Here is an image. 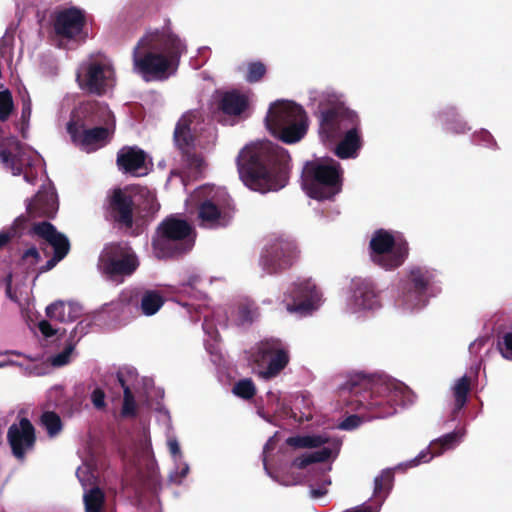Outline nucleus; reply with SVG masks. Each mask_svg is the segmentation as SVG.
<instances>
[{"instance_id":"57","label":"nucleus","mask_w":512,"mask_h":512,"mask_svg":"<svg viewBox=\"0 0 512 512\" xmlns=\"http://www.w3.org/2000/svg\"><path fill=\"white\" fill-rule=\"evenodd\" d=\"M324 494H325V491L322 489H312L311 490V495L314 498H319V497L323 496Z\"/></svg>"},{"instance_id":"55","label":"nucleus","mask_w":512,"mask_h":512,"mask_svg":"<svg viewBox=\"0 0 512 512\" xmlns=\"http://www.w3.org/2000/svg\"><path fill=\"white\" fill-rule=\"evenodd\" d=\"M11 237V234L8 232H0V249L10 242Z\"/></svg>"},{"instance_id":"17","label":"nucleus","mask_w":512,"mask_h":512,"mask_svg":"<svg viewBox=\"0 0 512 512\" xmlns=\"http://www.w3.org/2000/svg\"><path fill=\"white\" fill-rule=\"evenodd\" d=\"M6 438L12 455L20 461H23L26 454L34 449L37 441L35 427L26 417L10 425Z\"/></svg>"},{"instance_id":"50","label":"nucleus","mask_w":512,"mask_h":512,"mask_svg":"<svg viewBox=\"0 0 512 512\" xmlns=\"http://www.w3.org/2000/svg\"><path fill=\"white\" fill-rule=\"evenodd\" d=\"M62 260V258H57V256L52 255V257L39 268V273H46L52 270Z\"/></svg>"},{"instance_id":"53","label":"nucleus","mask_w":512,"mask_h":512,"mask_svg":"<svg viewBox=\"0 0 512 512\" xmlns=\"http://www.w3.org/2000/svg\"><path fill=\"white\" fill-rule=\"evenodd\" d=\"M23 176L26 182L33 184L37 179V174L31 171V167H27L23 170Z\"/></svg>"},{"instance_id":"38","label":"nucleus","mask_w":512,"mask_h":512,"mask_svg":"<svg viewBox=\"0 0 512 512\" xmlns=\"http://www.w3.org/2000/svg\"><path fill=\"white\" fill-rule=\"evenodd\" d=\"M41 425L46 429L50 437L58 435L62 430L60 416L54 411H45L40 417Z\"/></svg>"},{"instance_id":"60","label":"nucleus","mask_w":512,"mask_h":512,"mask_svg":"<svg viewBox=\"0 0 512 512\" xmlns=\"http://www.w3.org/2000/svg\"><path fill=\"white\" fill-rule=\"evenodd\" d=\"M6 293L7 295L11 298V299H14L12 294H11V287H10V284L7 285V288H6Z\"/></svg>"},{"instance_id":"56","label":"nucleus","mask_w":512,"mask_h":512,"mask_svg":"<svg viewBox=\"0 0 512 512\" xmlns=\"http://www.w3.org/2000/svg\"><path fill=\"white\" fill-rule=\"evenodd\" d=\"M117 380H118L119 384L121 385V387L123 388V392L125 393V387H129V386L126 384L123 374L118 373Z\"/></svg>"},{"instance_id":"41","label":"nucleus","mask_w":512,"mask_h":512,"mask_svg":"<svg viewBox=\"0 0 512 512\" xmlns=\"http://www.w3.org/2000/svg\"><path fill=\"white\" fill-rule=\"evenodd\" d=\"M232 391L236 396L245 400H250L256 394V387L250 378H245L236 382Z\"/></svg>"},{"instance_id":"32","label":"nucleus","mask_w":512,"mask_h":512,"mask_svg":"<svg viewBox=\"0 0 512 512\" xmlns=\"http://www.w3.org/2000/svg\"><path fill=\"white\" fill-rule=\"evenodd\" d=\"M332 454V450L328 447H323L320 450L314 451L309 454H304L296 457L292 465L298 469H305L307 466L313 463H322L327 461Z\"/></svg>"},{"instance_id":"36","label":"nucleus","mask_w":512,"mask_h":512,"mask_svg":"<svg viewBox=\"0 0 512 512\" xmlns=\"http://www.w3.org/2000/svg\"><path fill=\"white\" fill-rule=\"evenodd\" d=\"M393 480V473L390 470H383L374 480V497L376 499H383L388 494L391 483Z\"/></svg>"},{"instance_id":"20","label":"nucleus","mask_w":512,"mask_h":512,"mask_svg":"<svg viewBox=\"0 0 512 512\" xmlns=\"http://www.w3.org/2000/svg\"><path fill=\"white\" fill-rule=\"evenodd\" d=\"M79 125L84 126H116L113 112L108 105L99 101H86L79 107Z\"/></svg>"},{"instance_id":"23","label":"nucleus","mask_w":512,"mask_h":512,"mask_svg":"<svg viewBox=\"0 0 512 512\" xmlns=\"http://www.w3.org/2000/svg\"><path fill=\"white\" fill-rule=\"evenodd\" d=\"M58 210L57 195L50 190H39L27 205L30 218H53Z\"/></svg>"},{"instance_id":"58","label":"nucleus","mask_w":512,"mask_h":512,"mask_svg":"<svg viewBox=\"0 0 512 512\" xmlns=\"http://www.w3.org/2000/svg\"><path fill=\"white\" fill-rule=\"evenodd\" d=\"M30 113H31L30 103H28L27 105L24 104L23 108H22V117H25L26 115L30 116Z\"/></svg>"},{"instance_id":"31","label":"nucleus","mask_w":512,"mask_h":512,"mask_svg":"<svg viewBox=\"0 0 512 512\" xmlns=\"http://www.w3.org/2000/svg\"><path fill=\"white\" fill-rule=\"evenodd\" d=\"M328 439L321 435H297L286 439V444L294 449L317 448L325 443Z\"/></svg>"},{"instance_id":"18","label":"nucleus","mask_w":512,"mask_h":512,"mask_svg":"<svg viewBox=\"0 0 512 512\" xmlns=\"http://www.w3.org/2000/svg\"><path fill=\"white\" fill-rule=\"evenodd\" d=\"M28 234L32 237H38L44 242L40 244V249L47 255L46 245L53 249V255L64 259L70 252L71 244L68 237L57 230V228L48 221L33 223Z\"/></svg>"},{"instance_id":"1","label":"nucleus","mask_w":512,"mask_h":512,"mask_svg":"<svg viewBox=\"0 0 512 512\" xmlns=\"http://www.w3.org/2000/svg\"><path fill=\"white\" fill-rule=\"evenodd\" d=\"M289 162V154L272 143L246 146L236 159L241 181L249 189L261 193L278 191L286 186Z\"/></svg>"},{"instance_id":"47","label":"nucleus","mask_w":512,"mask_h":512,"mask_svg":"<svg viewBox=\"0 0 512 512\" xmlns=\"http://www.w3.org/2000/svg\"><path fill=\"white\" fill-rule=\"evenodd\" d=\"M91 401L94 407L98 410H102L106 407L105 403V392L101 388H96L91 394Z\"/></svg>"},{"instance_id":"8","label":"nucleus","mask_w":512,"mask_h":512,"mask_svg":"<svg viewBox=\"0 0 512 512\" xmlns=\"http://www.w3.org/2000/svg\"><path fill=\"white\" fill-rule=\"evenodd\" d=\"M317 117L319 135L329 141L339 139L347 130L361 125L358 114L339 101L321 102Z\"/></svg>"},{"instance_id":"25","label":"nucleus","mask_w":512,"mask_h":512,"mask_svg":"<svg viewBox=\"0 0 512 512\" xmlns=\"http://www.w3.org/2000/svg\"><path fill=\"white\" fill-rule=\"evenodd\" d=\"M15 153L7 149L0 150V160L15 176L21 175L23 170L32 166V157L23 150L20 141H15Z\"/></svg>"},{"instance_id":"42","label":"nucleus","mask_w":512,"mask_h":512,"mask_svg":"<svg viewBox=\"0 0 512 512\" xmlns=\"http://www.w3.org/2000/svg\"><path fill=\"white\" fill-rule=\"evenodd\" d=\"M137 415V406L134 395L130 387H125L121 416L124 418H134Z\"/></svg>"},{"instance_id":"29","label":"nucleus","mask_w":512,"mask_h":512,"mask_svg":"<svg viewBox=\"0 0 512 512\" xmlns=\"http://www.w3.org/2000/svg\"><path fill=\"white\" fill-rule=\"evenodd\" d=\"M198 218L201 227L217 228L224 225V216L220 208L211 200H205L200 204Z\"/></svg>"},{"instance_id":"26","label":"nucleus","mask_w":512,"mask_h":512,"mask_svg":"<svg viewBox=\"0 0 512 512\" xmlns=\"http://www.w3.org/2000/svg\"><path fill=\"white\" fill-rule=\"evenodd\" d=\"M82 312V306L71 301L57 300L46 307L47 317L61 323L77 320L82 315Z\"/></svg>"},{"instance_id":"12","label":"nucleus","mask_w":512,"mask_h":512,"mask_svg":"<svg viewBox=\"0 0 512 512\" xmlns=\"http://www.w3.org/2000/svg\"><path fill=\"white\" fill-rule=\"evenodd\" d=\"M434 272L426 267L410 269L403 286L401 301L407 309L420 308L428 301V289L434 281Z\"/></svg>"},{"instance_id":"15","label":"nucleus","mask_w":512,"mask_h":512,"mask_svg":"<svg viewBox=\"0 0 512 512\" xmlns=\"http://www.w3.org/2000/svg\"><path fill=\"white\" fill-rule=\"evenodd\" d=\"M113 69L105 63L93 61L77 75L79 87L90 94L102 96L113 86Z\"/></svg>"},{"instance_id":"4","label":"nucleus","mask_w":512,"mask_h":512,"mask_svg":"<svg viewBox=\"0 0 512 512\" xmlns=\"http://www.w3.org/2000/svg\"><path fill=\"white\" fill-rule=\"evenodd\" d=\"M265 123L271 134L286 144L302 140L309 127V119L304 108L288 100H277L272 103Z\"/></svg>"},{"instance_id":"9","label":"nucleus","mask_w":512,"mask_h":512,"mask_svg":"<svg viewBox=\"0 0 512 512\" xmlns=\"http://www.w3.org/2000/svg\"><path fill=\"white\" fill-rule=\"evenodd\" d=\"M260 378L277 377L289 364L290 354L286 343L279 338H265L258 342L251 353Z\"/></svg>"},{"instance_id":"44","label":"nucleus","mask_w":512,"mask_h":512,"mask_svg":"<svg viewBox=\"0 0 512 512\" xmlns=\"http://www.w3.org/2000/svg\"><path fill=\"white\" fill-rule=\"evenodd\" d=\"M183 160L186 162L190 169L196 172H201L204 167V159L201 154L195 152V150H188L181 153Z\"/></svg>"},{"instance_id":"49","label":"nucleus","mask_w":512,"mask_h":512,"mask_svg":"<svg viewBox=\"0 0 512 512\" xmlns=\"http://www.w3.org/2000/svg\"><path fill=\"white\" fill-rule=\"evenodd\" d=\"M38 328H39L40 332L45 337H48V338L55 336L57 333V330L54 329L52 327V325L47 320L40 321L38 324Z\"/></svg>"},{"instance_id":"28","label":"nucleus","mask_w":512,"mask_h":512,"mask_svg":"<svg viewBox=\"0 0 512 512\" xmlns=\"http://www.w3.org/2000/svg\"><path fill=\"white\" fill-rule=\"evenodd\" d=\"M335 148V154L341 159L354 158L362 146L360 126L352 127L343 133Z\"/></svg>"},{"instance_id":"21","label":"nucleus","mask_w":512,"mask_h":512,"mask_svg":"<svg viewBox=\"0 0 512 512\" xmlns=\"http://www.w3.org/2000/svg\"><path fill=\"white\" fill-rule=\"evenodd\" d=\"M146 153L137 146H124L117 153L116 163L120 171L125 174L141 176L145 173Z\"/></svg>"},{"instance_id":"54","label":"nucleus","mask_w":512,"mask_h":512,"mask_svg":"<svg viewBox=\"0 0 512 512\" xmlns=\"http://www.w3.org/2000/svg\"><path fill=\"white\" fill-rule=\"evenodd\" d=\"M481 137H482V140L484 142L487 143V145H490L492 144L494 147L497 146V143L495 142V140L493 139V136L488 132V131H483L481 132Z\"/></svg>"},{"instance_id":"3","label":"nucleus","mask_w":512,"mask_h":512,"mask_svg":"<svg viewBox=\"0 0 512 512\" xmlns=\"http://www.w3.org/2000/svg\"><path fill=\"white\" fill-rule=\"evenodd\" d=\"M354 396L359 405L367 410V417L386 418L396 413V407L405 405V398L409 396L408 388L398 383L374 380L362 373L351 376L342 386Z\"/></svg>"},{"instance_id":"48","label":"nucleus","mask_w":512,"mask_h":512,"mask_svg":"<svg viewBox=\"0 0 512 512\" xmlns=\"http://www.w3.org/2000/svg\"><path fill=\"white\" fill-rule=\"evenodd\" d=\"M360 423L361 419L358 415H350L340 423L339 428L343 430H352L357 428Z\"/></svg>"},{"instance_id":"24","label":"nucleus","mask_w":512,"mask_h":512,"mask_svg":"<svg viewBox=\"0 0 512 512\" xmlns=\"http://www.w3.org/2000/svg\"><path fill=\"white\" fill-rule=\"evenodd\" d=\"M353 300L357 309H375L380 306L379 293L373 282L357 279L352 282Z\"/></svg>"},{"instance_id":"11","label":"nucleus","mask_w":512,"mask_h":512,"mask_svg":"<svg viewBox=\"0 0 512 512\" xmlns=\"http://www.w3.org/2000/svg\"><path fill=\"white\" fill-rule=\"evenodd\" d=\"M299 255L300 251L294 240L277 238L262 254L261 263L268 274H279L290 269Z\"/></svg>"},{"instance_id":"34","label":"nucleus","mask_w":512,"mask_h":512,"mask_svg":"<svg viewBox=\"0 0 512 512\" xmlns=\"http://www.w3.org/2000/svg\"><path fill=\"white\" fill-rule=\"evenodd\" d=\"M471 380L467 375L462 376L453 388L455 398L454 411H460L466 404L470 392Z\"/></svg>"},{"instance_id":"22","label":"nucleus","mask_w":512,"mask_h":512,"mask_svg":"<svg viewBox=\"0 0 512 512\" xmlns=\"http://www.w3.org/2000/svg\"><path fill=\"white\" fill-rule=\"evenodd\" d=\"M218 113L228 117L241 116L249 106L246 94L238 90L219 92L216 101Z\"/></svg>"},{"instance_id":"45","label":"nucleus","mask_w":512,"mask_h":512,"mask_svg":"<svg viewBox=\"0 0 512 512\" xmlns=\"http://www.w3.org/2000/svg\"><path fill=\"white\" fill-rule=\"evenodd\" d=\"M498 348L505 359L512 360V332L504 334L502 341L498 342Z\"/></svg>"},{"instance_id":"51","label":"nucleus","mask_w":512,"mask_h":512,"mask_svg":"<svg viewBox=\"0 0 512 512\" xmlns=\"http://www.w3.org/2000/svg\"><path fill=\"white\" fill-rule=\"evenodd\" d=\"M168 448H169L170 454L173 457H177V456L181 457L180 446L176 439L173 438V439L168 440Z\"/></svg>"},{"instance_id":"7","label":"nucleus","mask_w":512,"mask_h":512,"mask_svg":"<svg viewBox=\"0 0 512 512\" xmlns=\"http://www.w3.org/2000/svg\"><path fill=\"white\" fill-rule=\"evenodd\" d=\"M139 265L136 252L124 241L106 244L98 259L100 273L116 284L123 283L125 278L132 276Z\"/></svg>"},{"instance_id":"19","label":"nucleus","mask_w":512,"mask_h":512,"mask_svg":"<svg viewBox=\"0 0 512 512\" xmlns=\"http://www.w3.org/2000/svg\"><path fill=\"white\" fill-rule=\"evenodd\" d=\"M292 303L287 304L289 312L307 314L313 311L321 299V293L310 279L294 284L291 291Z\"/></svg>"},{"instance_id":"10","label":"nucleus","mask_w":512,"mask_h":512,"mask_svg":"<svg viewBox=\"0 0 512 512\" xmlns=\"http://www.w3.org/2000/svg\"><path fill=\"white\" fill-rule=\"evenodd\" d=\"M369 247L372 261L385 270H394L400 267L409 254L407 241L396 239L384 229L374 232Z\"/></svg>"},{"instance_id":"14","label":"nucleus","mask_w":512,"mask_h":512,"mask_svg":"<svg viewBox=\"0 0 512 512\" xmlns=\"http://www.w3.org/2000/svg\"><path fill=\"white\" fill-rule=\"evenodd\" d=\"M133 197L126 189L115 188L108 195L105 204V218L118 228L131 229L134 225Z\"/></svg>"},{"instance_id":"5","label":"nucleus","mask_w":512,"mask_h":512,"mask_svg":"<svg viewBox=\"0 0 512 512\" xmlns=\"http://www.w3.org/2000/svg\"><path fill=\"white\" fill-rule=\"evenodd\" d=\"M195 244V231L185 219L167 216L156 228L152 237L154 254L159 259L179 258Z\"/></svg>"},{"instance_id":"16","label":"nucleus","mask_w":512,"mask_h":512,"mask_svg":"<svg viewBox=\"0 0 512 512\" xmlns=\"http://www.w3.org/2000/svg\"><path fill=\"white\" fill-rule=\"evenodd\" d=\"M86 23V12L76 6L60 9L53 16L54 33L66 40H74L80 37Z\"/></svg>"},{"instance_id":"6","label":"nucleus","mask_w":512,"mask_h":512,"mask_svg":"<svg viewBox=\"0 0 512 512\" xmlns=\"http://www.w3.org/2000/svg\"><path fill=\"white\" fill-rule=\"evenodd\" d=\"M342 178L341 165L332 158L307 161L302 170L303 187L316 200L331 199L338 194Z\"/></svg>"},{"instance_id":"33","label":"nucleus","mask_w":512,"mask_h":512,"mask_svg":"<svg viewBox=\"0 0 512 512\" xmlns=\"http://www.w3.org/2000/svg\"><path fill=\"white\" fill-rule=\"evenodd\" d=\"M165 300L160 292L147 290L141 298V310L146 316H152L163 306Z\"/></svg>"},{"instance_id":"59","label":"nucleus","mask_w":512,"mask_h":512,"mask_svg":"<svg viewBox=\"0 0 512 512\" xmlns=\"http://www.w3.org/2000/svg\"><path fill=\"white\" fill-rule=\"evenodd\" d=\"M189 472V467L188 465H184V467L181 468L180 472H179V478L180 479H183L186 477V475L188 474Z\"/></svg>"},{"instance_id":"39","label":"nucleus","mask_w":512,"mask_h":512,"mask_svg":"<svg viewBox=\"0 0 512 512\" xmlns=\"http://www.w3.org/2000/svg\"><path fill=\"white\" fill-rule=\"evenodd\" d=\"M78 328H79V324L71 331L70 337L67 340L66 346L63 349V351L53 357L52 364L54 366H63L69 362L70 355L72 354L73 350L75 349V346L77 343V341H75L74 338L76 337Z\"/></svg>"},{"instance_id":"35","label":"nucleus","mask_w":512,"mask_h":512,"mask_svg":"<svg viewBox=\"0 0 512 512\" xmlns=\"http://www.w3.org/2000/svg\"><path fill=\"white\" fill-rule=\"evenodd\" d=\"M86 512H102L105 504L104 492L99 487H94L84 494Z\"/></svg>"},{"instance_id":"46","label":"nucleus","mask_w":512,"mask_h":512,"mask_svg":"<svg viewBox=\"0 0 512 512\" xmlns=\"http://www.w3.org/2000/svg\"><path fill=\"white\" fill-rule=\"evenodd\" d=\"M41 260L39 250L35 246H31L25 250L21 256V261L29 266L36 265Z\"/></svg>"},{"instance_id":"43","label":"nucleus","mask_w":512,"mask_h":512,"mask_svg":"<svg viewBox=\"0 0 512 512\" xmlns=\"http://www.w3.org/2000/svg\"><path fill=\"white\" fill-rule=\"evenodd\" d=\"M14 109L12 94L9 90L0 92V121L5 122L9 119Z\"/></svg>"},{"instance_id":"30","label":"nucleus","mask_w":512,"mask_h":512,"mask_svg":"<svg viewBox=\"0 0 512 512\" xmlns=\"http://www.w3.org/2000/svg\"><path fill=\"white\" fill-rule=\"evenodd\" d=\"M191 122L189 117L183 116L174 130V142L181 153L195 148V137L190 128Z\"/></svg>"},{"instance_id":"40","label":"nucleus","mask_w":512,"mask_h":512,"mask_svg":"<svg viewBox=\"0 0 512 512\" xmlns=\"http://www.w3.org/2000/svg\"><path fill=\"white\" fill-rule=\"evenodd\" d=\"M267 73L266 65L261 61H252L247 64L246 82L253 84L260 82Z\"/></svg>"},{"instance_id":"13","label":"nucleus","mask_w":512,"mask_h":512,"mask_svg":"<svg viewBox=\"0 0 512 512\" xmlns=\"http://www.w3.org/2000/svg\"><path fill=\"white\" fill-rule=\"evenodd\" d=\"M115 130V125L84 126L79 125L78 121H70L67 124V132L72 142L88 153L103 148L110 143Z\"/></svg>"},{"instance_id":"52","label":"nucleus","mask_w":512,"mask_h":512,"mask_svg":"<svg viewBox=\"0 0 512 512\" xmlns=\"http://www.w3.org/2000/svg\"><path fill=\"white\" fill-rule=\"evenodd\" d=\"M200 282H201L200 276L197 274H192L188 277L187 281L182 283V286L189 287L191 289H196Z\"/></svg>"},{"instance_id":"27","label":"nucleus","mask_w":512,"mask_h":512,"mask_svg":"<svg viewBox=\"0 0 512 512\" xmlns=\"http://www.w3.org/2000/svg\"><path fill=\"white\" fill-rule=\"evenodd\" d=\"M459 434L450 432L431 442L427 451H422L411 463L416 466L420 463L429 462L434 456L441 455L445 450L451 449L458 441Z\"/></svg>"},{"instance_id":"37","label":"nucleus","mask_w":512,"mask_h":512,"mask_svg":"<svg viewBox=\"0 0 512 512\" xmlns=\"http://www.w3.org/2000/svg\"><path fill=\"white\" fill-rule=\"evenodd\" d=\"M258 316V307L252 301H244L237 306V323L239 325L251 324Z\"/></svg>"},{"instance_id":"2","label":"nucleus","mask_w":512,"mask_h":512,"mask_svg":"<svg viewBox=\"0 0 512 512\" xmlns=\"http://www.w3.org/2000/svg\"><path fill=\"white\" fill-rule=\"evenodd\" d=\"M187 48L170 29L147 32L133 50V64L146 81L167 80L174 75Z\"/></svg>"}]
</instances>
